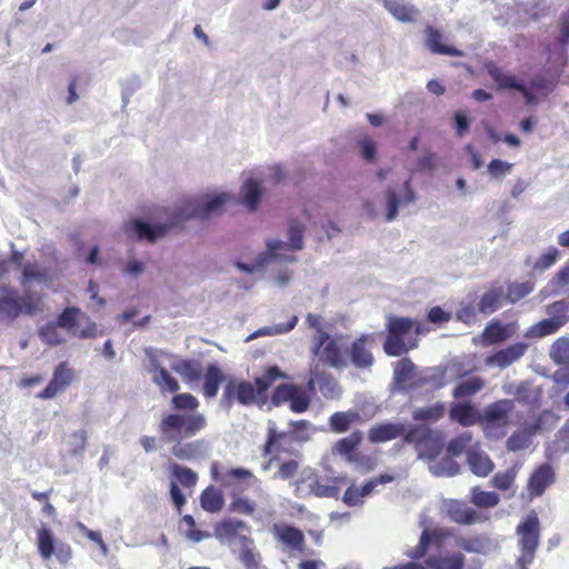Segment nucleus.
Masks as SVG:
<instances>
[{
  "label": "nucleus",
  "mask_w": 569,
  "mask_h": 569,
  "mask_svg": "<svg viewBox=\"0 0 569 569\" xmlns=\"http://www.w3.org/2000/svg\"><path fill=\"white\" fill-rule=\"evenodd\" d=\"M407 425L403 422H391L385 421L372 426L368 431V440L371 443H381L402 438L405 442V436L408 432Z\"/></svg>",
  "instance_id": "obj_20"
},
{
  "label": "nucleus",
  "mask_w": 569,
  "mask_h": 569,
  "mask_svg": "<svg viewBox=\"0 0 569 569\" xmlns=\"http://www.w3.org/2000/svg\"><path fill=\"white\" fill-rule=\"evenodd\" d=\"M387 338L383 343V350L388 356L399 357L409 349L417 347L413 342L409 347L405 343V337L415 329L416 335L422 332L420 323L408 317H398L389 315L387 317Z\"/></svg>",
  "instance_id": "obj_5"
},
{
  "label": "nucleus",
  "mask_w": 569,
  "mask_h": 569,
  "mask_svg": "<svg viewBox=\"0 0 569 569\" xmlns=\"http://www.w3.org/2000/svg\"><path fill=\"white\" fill-rule=\"evenodd\" d=\"M72 448L71 453L77 456L81 455L87 447V432L86 430H78L71 433Z\"/></svg>",
  "instance_id": "obj_63"
},
{
  "label": "nucleus",
  "mask_w": 569,
  "mask_h": 569,
  "mask_svg": "<svg viewBox=\"0 0 569 569\" xmlns=\"http://www.w3.org/2000/svg\"><path fill=\"white\" fill-rule=\"evenodd\" d=\"M348 481L346 476L332 477L323 482L318 477H315L310 483V491L318 498H338L341 491V486Z\"/></svg>",
  "instance_id": "obj_28"
},
{
  "label": "nucleus",
  "mask_w": 569,
  "mask_h": 569,
  "mask_svg": "<svg viewBox=\"0 0 569 569\" xmlns=\"http://www.w3.org/2000/svg\"><path fill=\"white\" fill-rule=\"evenodd\" d=\"M395 480V477L388 473H381L376 478L370 479L367 481L360 489V493L362 495L363 499L371 495L377 486L379 485H386L389 482H392Z\"/></svg>",
  "instance_id": "obj_61"
},
{
  "label": "nucleus",
  "mask_w": 569,
  "mask_h": 569,
  "mask_svg": "<svg viewBox=\"0 0 569 569\" xmlns=\"http://www.w3.org/2000/svg\"><path fill=\"white\" fill-rule=\"evenodd\" d=\"M532 286L528 282L522 283H510L505 291V300L510 301L511 303H516L517 301L523 299L532 291Z\"/></svg>",
  "instance_id": "obj_57"
},
{
  "label": "nucleus",
  "mask_w": 569,
  "mask_h": 569,
  "mask_svg": "<svg viewBox=\"0 0 569 569\" xmlns=\"http://www.w3.org/2000/svg\"><path fill=\"white\" fill-rule=\"evenodd\" d=\"M342 337H331L323 329L318 330L312 339V353L318 360L331 368L343 369L348 366L347 348L341 342Z\"/></svg>",
  "instance_id": "obj_7"
},
{
  "label": "nucleus",
  "mask_w": 569,
  "mask_h": 569,
  "mask_svg": "<svg viewBox=\"0 0 569 569\" xmlns=\"http://www.w3.org/2000/svg\"><path fill=\"white\" fill-rule=\"evenodd\" d=\"M561 326L551 318L543 319L530 328V335L535 338H543L556 333Z\"/></svg>",
  "instance_id": "obj_56"
},
{
  "label": "nucleus",
  "mask_w": 569,
  "mask_h": 569,
  "mask_svg": "<svg viewBox=\"0 0 569 569\" xmlns=\"http://www.w3.org/2000/svg\"><path fill=\"white\" fill-rule=\"evenodd\" d=\"M485 381L480 377H470L466 380L460 381L452 390V397L455 399H462L472 397L482 390Z\"/></svg>",
  "instance_id": "obj_45"
},
{
  "label": "nucleus",
  "mask_w": 569,
  "mask_h": 569,
  "mask_svg": "<svg viewBox=\"0 0 569 569\" xmlns=\"http://www.w3.org/2000/svg\"><path fill=\"white\" fill-rule=\"evenodd\" d=\"M240 541L241 549L239 552V560L242 562L246 569H259L261 556L258 551H256L253 540L246 536H241Z\"/></svg>",
  "instance_id": "obj_40"
},
{
  "label": "nucleus",
  "mask_w": 569,
  "mask_h": 569,
  "mask_svg": "<svg viewBox=\"0 0 569 569\" xmlns=\"http://www.w3.org/2000/svg\"><path fill=\"white\" fill-rule=\"evenodd\" d=\"M20 303L22 306V313L24 315H34L36 312L42 309V299L41 297L27 292L23 297L19 298Z\"/></svg>",
  "instance_id": "obj_60"
},
{
  "label": "nucleus",
  "mask_w": 569,
  "mask_h": 569,
  "mask_svg": "<svg viewBox=\"0 0 569 569\" xmlns=\"http://www.w3.org/2000/svg\"><path fill=\"white\" fill-rule=\"evenodd\" d=\"M260 451L262 457H269L262 470L267 471L274 462L279 463L274 479L291 480L298 475L300 453L291 447L289 433L278 430L274 422L268 423L267 439Z\"/></svg>",
  "instance_id": "obj_2"
},
{
  "label": "nucleus",
  "mask_w": 569,
  "mask_h": 569,
  "mask_svg": "<svg viewBox=\"0 0 569 569\" xmlns=\"http://www.w3.org/2000/svg\"><path fill=\"white\" fill-rule=\"evenodd\" d=\"M467 462L472 473L478 477H487L495 468L490 457L482 451L469 450L467 452Z\"/></svg>",
  "instance_id": "obj_34"
},
{
  "label": "nucleus",
  "mask_w": 569,
  "mask_h": 569,
  "mask_svg": "<svg viewBox=\"0 0 569 569\" xmlns=\"http://www.w3.org/2000/svg\"><path fill=\"white\" fill-rule=\"evenodd\" d=\"M0 297V319L13 322L21 313L22 306L17 290L8 287H2Z\"/></svg>",
  "instance_id": "obj_25"
},
{
  "label": "nucleus",
  "mask_w": 569,
  "mask_h": 569,
  "mask_svg": "<svg viewBox=\"0 0 569 569\" xmlns=\"http://www.w3.org/2000/svg\"><path fill=\"white\" fill-rule=\"evenodd\" d=\"M549 356L552 361L557 365H568L569 363V338L560 337L558 338L550 348Z\"/></svg>",
  "instance_id": "obj_50"
},
{
  "label": "nucleus",
  "mask_w": 569,
  "mask_h": 569,
  "mask_svg": "<svg viewBox=\"0 0 569 569\" xmlns=\"http://www.w3.org/2000/svg\"><path fill=\"white\" fill-rule=\"evenodd\" d=\"M273 533L277 540L289 549L300 552L305 550V535L300 529L280 523L273 526Z\"/></svg>",
  "instance_id": "obj_23"
},
{
  "label": "nucleus",
  "mask_w": 569,
  "mask_h": 569,
  "mask_svg": "<svg viewBox=\"0 0 569 569\" xmlns=\"http://www.w3.org/2000/svg\"><path fill=\"white\" fill-rule=\"evenodd\" d=\"M515 408V403L510 399L497 400L488 405L480 413V425L485 430L500 427L505 428L509 423V415Z\"/></svg>",
  "instance_id": "obj_15"
},
{
  "label": "nucleus",
  "mask_w": 569,
  "mask_h": 569,
  "mask_svg": "<svg viewBox=\"0 0 569 569\" xmlns=\"http://www.w3.org/2000/svg\"><path fill=\"white\" fill-rule=\"evenodd\" d=\"M271 403L276 407L288 403L291 411L302 413L310 408L311 396L302 386L280 383L272 392Z\"/></svg>",
  "instance_id": "obj_11"
},
{
  "label": "nucleus",
  "mask_w": 569,
  "mask_h": 569,
  "mask_svg": "<svg viewBox=\"0 0 569 569\" xmlns=\"http://www.w3.org/2000/svg\"><path fill=\"white\" fill-rule=\"evenodd\" d=\"M517 473L518 468L516 466L503 472H497L491 479V485L500 491H507L512 488Z\"/></svg>",
  "instance_id": "obj_53"
},
{
  "label": "nucleus",
  "mask_w": 569,
  "mask_h": 569,
  "mask_svg": "<svg viewBox=\"0 0 569 569\" xmlns=\"http://www.w3.org/2000/svg\"><path fill=\"white\" fill-rule=\"evenodd\" d=\"M57 326L54 323H47L39 329V338L42 342L49 346H58L61 345L64 340L57 330Z\"/></svg>",
  "instance_id": "obj_59"
},
{
  "label": "nucleus",
  "mask_w": 569,
  "mask_h": 569,
  "mask_svg": "<svg viewBox=\"0 0 569 569\" xmlns=\"http://www.w3.org/2000/svg\"><path fill=\"white\" fill-rule=\"evenodd\" d=\"M230 196L222 192L201 203H192L188 210V213L182 211H178L177 213H180V222L192 218L208 219L212 214L220 213L222 207L228 202Z\"/></svg>",
  "instance_id": "obj_17"
},
{
  "label": "nucleus",
  "mask_w": 569,
  "mask_h": 569,
  "mask_svg": "<svg viewBox=\"0 0 569 569\" xmlns=\"http://www.w3.org/2000/svg\"><path fill=\"white\" fill-rule=\"evenodd\" d=\"M362 441V432L353 431L348 437L339 439L333 446V452L347 457L349 461L353 460L352 455Z\"/></svg>",
  "instance_id": "obj_42"
},
{
  "label": "nucleus",
  "mask_w": 569,
  "mask_h": 569,
  "mask_svg": "<svg viewBox=\"0 0 569 569\" xmlns=\"http://www.w3.org/2000/svg\"><path fill=\"white\" fill-rule=\"evenodd\" d=\"M239 530H248V526L243 520L228 519L218 523L217 532L223 537H234Z\"/></svg>",
  "instance_id": "obj_58"
},
{
  "label": "nucleus",
  "mask_w": 569,
  "mask_h": 569,
  "mask_svg": "<svg viewBox=\"0 0 569 569\" xmlns=\"http://www.w3.org/2000/svg\"><path fill=\"white\" fill-rule=\"evenodd\" d=\"M395 381L405 390L415 389L420 385L416 365L409 358H402L396 363Z\"/></svg>",
  "instance_id": "obj_22"
},
{
  "label": "nucleus",
  "mask_w": 569,
  "mask_h": 569,
  "mask_svg": "<svg viewBox=\"0 0 569 569\" xmlns=\"http://www.w3.org/2000/svg\"><path fill=\"white\" fill-rule=\"evenodd\" d=\"M241 194H242V202L251 210L256 211L260 198H261V188L260 183L253 179L249 178L244 181L242 188H241Z\"/></svg>",
  "instance_id": "obj_43"
},
{
  "label": "nucleus",
  "mask_w": 569,
  "mask_h": 569,
  "mask_svg": "<svg viewBox=\"0 0 569 569\" xmlns=\"http://www.w3.org/2000/svg\"><path fill=\"white\" fill-rule=\"evenodd\" d=\"M541 428L540 419L525 426L522 430L513 432L507 440V449L509 451H520L529 447L530 438Z\"/></svg>",
  "instance_id": "obj_30"
},
{
  "label": "nucleus",
  "mask_w": 569,
  "mask_h": 569,
  "mask_svg": "<svg viewBox=\"0 0 569 569\" xmlns=\"http://www.w3.org/2000/svg\"><path fill=\"white\" fill-rule=\"evenodd\" d=\"M426 32V40L425 44L427 49L436 54H443V56H450V57H462L463 51L459 50L452 46L442 43L443 36L442 33L431 27L427 26L425 29Z\"/></svg>",
  "instance_id": "obj_27"
},
{
  "label": "nucleus",
  "mask_w": 569,
  "mask_h": 569,
  "mask_svg": "<svg viewBox=\"0 0 569 569\" xmlns=\"http://www.w3.org/2000/svg\"><path fill=\"white\" fill-rule=\"evenodd\" d=\"M472 441V435L465 431L457 437L452 438L447 445V451L451 456H460L463 453Z\"/></svg>",
  "instance_id": "obj_55"
},
{
  "label": "nucleus",
  "mask_w": 569,
  "mask_h": 569,
  "mask_svg": "<svg viewBox=\"0 0 569 569\" xmlns=\"http://www.w3.org/2000/svg\"><path fill=\"white\" fill-rule=\"evenodd\" d=\"M512 163L502 161L500 159H493L488 164V172L492 178H500L511 170Z\"/></svg>",
  "instance_id": "obj_62"
},
{
  "label": "nucleus",
  "mask_w": 569,
  "mask_h": 569,
  "mask_svg": "<svg viewBox=\"0 0 569 569\" xmlns=\"http://www.w3.org/2000/svg\"><path fill=\"white\" fill-rule=\"evenodd\" d=\"M211 477L221 487L230 489V503L228 511L230 513H238L252 517L257 510V503L243 496L244 487L240 481L252 480L257 481L256 476L246 468H231L226 471H220L218 463L211 466Z\"/></svg>",
  "instance_id": "obj_4"
},
{
  "label": "nucleus",
  "mask_w": 569,
  "mask_h": 569,
  "mask_svg": "<svg viewBox=\"0 0 569 569\" xmlns=\"http://www.w3.org/2000/svg\"><path fill=\"white\" fill-rule=\"evenodd\" d=\"M541 525L535 511L528 513L516 527L518 537L519 560L521 565L532 563L540 545Z\"/></svg>",
  "instance_id": "obj_8"
},
{
  "label": "nucleus",
  "mask_w": 569,
  "mask_h": 569,
  "mask_svg": "<svg viewBox=\"0 0 569 569\" xmlns=\"http://www.w3.org/2000/svg\"><path fill=\"white\" fill-rule=\"evenodd\" d=\"M286 377V373L278 366H271L254 379V383L231 379L224 387L221 401L228 407H231L234 401L242 406L264 403L269 388L277 380Z\"/></svg>",
  "instance_id": "obj_3"
},
{
  "label": "nucleus",
  "mask_w": 569,
  "mask_h": 569,
  "mask_svg": "<svg viewBox=\"0 0 569 569\" xmlns=\"http://www.w3.org/2000/svg\"><path fill=\"white\" fill-rule=\"evenodd\" d=\"M456 546L469 553L486 555L495 548L492 539L487 533L458 537Z\"/></svg>",
  "instance_id": "obj_26"
},
{
  "label": "nucleus",
  "mask_w": 569,
  "mask_h": 569,
  "mask_svg": "<svg viewBox=\"0 0 569 569\" xmlns=\"http://www.w3.org/2000/svg\"><path fill=\"white\" fill-rule=\"evenodd\" d=\"M172 370L180 375L187 383L197 382L202 376L200 362L193 359L178 360L172 365Z\"/></svg>",
  "instance_id": "obj_35"
},
{
  "label": "nucleus",
  "mask_w": 569,
  "mask_h": 569,
  "mask_svg": "<svg viewBox=\"0 0 569 569\" xmlns=\"http://www.w3.org/2000/svg\"><path fill=\"white\" fill-rule=\"evenodd\" d=\"M486 69L491 79L498 84L499 89H515L521 92L528 101L531 100L529 90L522 83H519L515 76L506 74L502 68L497 63L490 61L486 64Z\"/></svg>",
  "instance_id": "obj_24"
},
{
  "label": "nucleus",
  "mask_w": 569,
  "mask_h": 569,
  "mask_svg": "<svg viewBox=\"0 0 569 569\" xmlns=\"http://www.w3.org/2000/svg\"><path fill=\"white\" fill-rule=\"evenodd\" d=\"M505 302V289L502 286H492L477 302L473 297L468 301H462L457 310L456 317L459 321L470 325L476 321L478 313L489 316L499 310Z\"/></svg>",
  "instance_id": "obj_6"
},
{
  "label": "nucleus",
  "mask_w": 569,
  "mask_h": 569,
  "mask_svg": "<svg viewBox=\"0 0 569 569\" xmlns=\"http://www.w3.org/2000/svg\"><path fill=\"white\" fill-rule=\"evenodd\" d=\"M21 284L26 286L33 281L42 282L49 279L46 270H41L36 261H27L21 268Z\"/></svg>",
  "instance_id": "obj_47"
},
{
  "label": "nucleus",
  "mask_w": 569,
  "mask_h": 569,
  "mask_svg": "<svg viewBox=\"0 0 569 569\" xmlns=\"http://www.w3.org/2000/svg\"><path fill=\"white\" fill-rule=\"evenodd\" d=\"M73 370L69 367L67 362H60L53 371L52 379L48 383V386L40 391L37 397L40 399H52L59 392L63 391L68 388L73 380Z\"/></svg>",
  "instance_id": "obj_18"
},
{
  "label": "nucleus",
  "mask_w": 569,
  "mask_h": 569,
  "mask_svg": "<svg viewBox=\"0 0 569 569\" xmlns=\"http://www.w3.org/2000/svg\"><path fill=\"white\" fill-rule=\"evenodd\" d=\"M466 557L461 552H451L445 557L429 556L423 566L426 569H463Z\"/></svg>",
  "instance_id": "obj_31"
},
{
  "label": "nucleus",
  "mask_w": 569,
  "mask_h": 569,
  "mask_svg": "<svg viewBox=\"0 0 569 569\" xmlns=\"http://www.w3.org/2000/svg\"><path fill=\"white\" fill-rule=\"evenodd\" d=\"M201 508L210 513H217L224 506V497L221 489L214 486L207 487L200 495Z\"/></svg>",
  "instance_id": "obj_37"
},
{
  "label": "nucleus",
  "mask_w": 569,
  "mask_h": 569,
  "mask_svg": "<svg viewBox=\"0 0 569 569\" xmlns=\"http://www.w3.org/2000/svg\"><path fill=\"white\" fill-rule=\"evenodd\" d=\"M449 536L450 530L446 528L423 529L418 545L405 551V556L411 559V561L402 563L403 569H426L423 563L418 560L425 558L431 547L441 548Z\"/></svg>",
  "instance_id": "obj_10"
},
{
  "label": "nucleus",
  "mask_w": 569,
  "mask_h": 569,
  "mask_svg": "<svg viewBox=\"0 0 569 569\" xmlns=\"http://www.w3.org/2000/svg\"><path fill=\"white\" fill-rule=\"evenodd\" d=\"M81 315V310L78 307H67L57 318L58 327H61L69 332H72L80 339L96 338L97 325L90 322L86 328L76 330L78 317Z\"/></svg>",
  "instance_id": "obj_19"
},
{
  "label": "nucleus",
  "mask_w": 569,
  "mask_h": 569,
  "mask_svg": "<svg viewBox=\"0 0 569 569\" xmlns=\"http://www.w3.org/2000/svg\"><path fill=\"white\" fill-rule=\"evenodd\" d=\"M199 400L189 392L177 393L171 399V407L179 411H196L199 407Z\"/></svg>",
  "instance_id": "obj_54"
},
{
  "label": "nucleus",
  "mask_w": 569,
  "mask_h": 569,
  "mask_svg": "<svg viewBox=\"0 0 569 569\" xmlns=\"http://www.w3.org/2000/svg\"><path fill=\"white\" fill-rule=\"evenodd\" d=\"M342 501L345 505H347L349 507H355V506H359V505L363 503V497L360 493L359 488H357L355 486H350L346 489L343 497H342Z\"/></svg>",
  "instance_id": "obj_64"
},
{
  "label": "nucleus",
  "mask_w": 569,
  "mask_h": 569,
  "mask_svg": "<svg viewBox=\"0 0 569 569\" xmlns=\"http://www.w3.org/2000/svg\"><path fill=\"white\" fill-rule=\"evenodd\" d=\"M303 224L297 221L290 222L288 230L289 243L282 240H270L267 242L269 253L283 261H293L296 259L293 256H286L281 253V250H301L303 248Z\"/></svg>",
  "instance_id": "obj_13"
},
{
  "label": "nucleus",
  "mask_w": 569,
  "mask_h": 569,
  "mask_svg": "<svg viewBox=\"0 0 569 569\" xmlns=\"http://www.w3.org/2000/svg\"><path fill=\"white\" fill-rule=\"evenodd\" d=\"M471 502L479 508H492L496 507L500 499L499 496L493 491H483L478 486L471 488Z\"/></svg>",
  "instance_id": "obj_48"
},
{
  "label": "nucleus",
  "mask_w": 569,
  "mask_h": 569,
  "mask_svg": "<svg viewBox=\"0 0 569 569\" xmlns=\"http://www.w3.org/2000/svg\"><path fill=\"white\" fill-rule=\"evenodd\" d=\"M405 443L415 445L420 458L435 459L442 451L445 437L441 431L427 427H411L405 436Z\"/></svg>",
  "instance_id": "obj_9"
},
{
  "label": "nucleus",
  "mask_w": 569,
  "mask_h": 569,
  "mask_svg": "<svg viewBox=\"0 0 569 569\" xmlns=\"http://www.w3.org/2000/svg\"><path fill=\"white\" fill-rule=\"evenodd\" d=\"M316 379L319 391L325 398L333 399L340 395V386L331 373L316 370Z\"/></svg>",
  "instance_id": "obj_44"
},
{
  "label": "nucleus",
  "mask_w": 569,
  "mask_h": 569,
  "mask_svg": "<svg viewBox=\"0 0 569 569\" xmlns=\"http://www.w3.org/2000/svg\"><path fill=\"white\" fill-rule=\"evenodd\" d=\"M180 223V213L174 212L169 221L163 224L151 226L150 223L136 219L131 223L130 230L133 231L138 240H148L154 242L157 239L164 237L168 231Z\"/></svg>",
  "instance_id": "obj_16"
},
{
  "label": "nucleus",
  "mask_w": 569,
  "mask_h": 569,
  "mask_svg": "<svg viewBox=\"0 0 569 569\" xmlns=\"http://www.w3.org/2000/svg\"><path fill=\"white\" fill-rule=\"evenodd\" d=\"M508 337V330L500 321L488 323L482 331V338L488 345L505 341Z\"/></svg>",
  "instance_id": "obj_51"
},
{
  "label": "nucleus",
  "mask_w": 569,
  "mask_h": 569,
  "mask_svg": "<svg viewBox=\"0 0 569 569\" xmlns=\"http://www.w3.org/2000/svg\"><path fill=\"white\" fill-rule=\"evenodd\" d=\"M527 349L528 345L526 342H516L505 349L497 351L490 360L498 367L506 368L519 360L525 355Z\"/></svg>",
  "instance_id": "obj_33"
},
{
  "label": "nucleus",
  "mask_w": 569,
  "mask_h": 569,
  "mask_svg": "<svg viewBox=\"0 0 569 569\" xmlns=\"http://www.w3.org/2000/svg\"><path fill=\"white\" fill-rule=\"evenodd\" d=\"M224 375L219 366L211 363L207 367L203 376V395L206 398H214L218 395L220 383Z\"/></svg>",
  "instance_id": "obj_38"
},
{
  "label": "nucleus",
  "mask_w": 569,
  "mask_h": 569,
  "mask_svg": "<svg viewBox=\"0 0 569 569\" xmlns=\"http://www.w3.org/2000/svg\"><path fill=\"white\" fill-rule=\"evenodd\" d=\"M448 517L459 525H472L479 518L476 510L457 501L449 505Z\"/></svg>",
  "instance_id": "obj_41"
},
{
  "label": "nucleus",
  "mask_w": 569,
  "mask_h": 569,
  "mask_svg": "<svg viewBox=\"0 0 569 569\" xmlns=\"http://www.w3.org/2000/svg\"><path fill=\"white\" fill-rule=\"evenodd\" d=\"M445 405L442 402H436L427 407L417 408L412 412V418L416 421L437 422L445 416Z\"/></svg>",
  "instance_id": "obj_46"
},
{
  "label": "nucleus",
  "mask_w": 569,
  "mask_h": 569,
  "mask_svg": "<svg viewBox=\"0 0 569 569\" xmlns=\"http://www.w3.org/2000/svg\"><path fill=\"white\" fill-rule=\"evenodd\" d=\"M383 6L401 22H415L419 16V10L403 0H383Z\"/></svg>",
  "instance_id": "obj_32"
},
{
  "label": "nucleus",
  "mask_w": 569,
  "mask_h": 569,
  "mask_svg": "<svg viewBox=\"0 0 569 569\" xmlns=\"http://www.w3.org/2000/svg\"><path fill=\"white\" fill-rule=\"evenodd\" d=\"M207 426L204 415L200 412H169L162 416L158 431L161 440L173 443L171 453L179 460H193L200 453L201 442H184V439L198 435Z\"/></svg>",
  "instance_id": "obj_1"
},
{
  "label": "nucleus",
  "mask_w": 569,
  "mask_h": 569,
  "mask_svg": "<svg viewBox=\"0 0 569 569\" xmlns=\"http://www.w3.org/2000/svg\"><path fill=\"white\" fill-rule=\"evenodd\" d=\"M361 417L357 411H337L329 418L330 430L335 433L348 431L352 423L359 422Z\"/></svg>",
  "instance_id": "obj_39"
},
{
  "label": "nucleus",
  "mask_w": 569,
  "mask_h": 569,
  "mask_svg": "<svg viewBox=\"0 0 569 569\" xmlns=\"http://www.w3.org/2000/svg\"><path fill=\"white\" fill-rule=\"evenodd\" d=\"M449 418L462 427L480 425V412L469 402H453L449 410Z\"/></svg>",
  "instance_id": "obj_29"
},
{
  "label": "nucleus",
  "mask_w": 569,
  "mask_h": 569,
  "mask_svg": "<svg viewBox=\"0 0 569 569\" xmlns=\"http://www.w3.org/2000/svg\"><path fill=\"white\" fill-rule=\"evenodd\" d=\"M152 370L157 372L152 381L159 387L162 393H176L179 391L180 385L178 380L172 377L166 368L161 367L157 360L152 361Z\"/></svg>",
  "instance_id": "obj_36"
},
{
  "label": "nucleus",
  "mask_w": 569,
  "mask_h": 569,
  "mask_svg": "<svg viewBox=\"0 0 569 569\" xmlns=\"http://www.w3.org/2000/svg\"><path fill=\"white\" fill-rule=\"evenodd\" d=\"M172 476L180 482L184 488H192L197 485L198 475L190 468L172 463L170 467Z\"/></svg>",
  "instance_id": "obj_52"
},
{
  "label": "nucleus",
  "mask_w": 569,
  "mask_h": 569,
  "mask_svg": "<svg viewBox=\"0 0 569 569\" xmlns=\"http://www.w3.org/2000/svg\"><path fill=\"white\" fill-rule=\"evenodd\" d=\"M559 258L560 251L557 248H550L533 262H530V260L527 259L526 264L536 272H543L551 268L559 260Z\"/></svg>",
  "instance_id": "obj_49"
},
{
  "label": "nucleus",
  "mask_w": 569,
  "mask_h": 569,
  "mask_svg": "<svg viewBox=\"0 0 569 569\" xmlns=\"http://www.w3.org/2000/svg\"><path fill=\"white\" fill-rule=\"evenodd\" d=\"M375 341L372 335L361 333L347 348V360L357 369H369L375 363V357L371 352V345Z\"/></svg>",
  "instance_id": "obj_14"
},
{
  "label": "nucleus",
  "mask_w": 569,
  "mask_h": 569,
  "mask_svg": "<svg viewBox=\"0 0 569 569\" xmlns=\"http://www.w3.org/2000/svg\"><path fill=\"white\" fill-rule=\"evenodd\" d=\"M37 547L39 555L48 560L53 555L59 562L67 563L72 557V549L66 542L56 543L52 531L49 528H40L37 532Z\"/></svg>",
  "instance_id": "obj_12"
},
{
  "label": "nucleus",
  "mask_w": 569,
  "mask_h": 569,
  "mask_svg": "<svg viewBox=\"0 0 569 569\" xmlns=\"http://www.w3.org/2000/svg\"><path fill=\"white\" fill-rule=\"evenodd\" d=\"M555 472L550 465L543 463L536 468L528 480V492L530 497L543 495L546 489L553 483Z\"/></svg>",
  "instance_id": "obj_21"
}]
</instances>
